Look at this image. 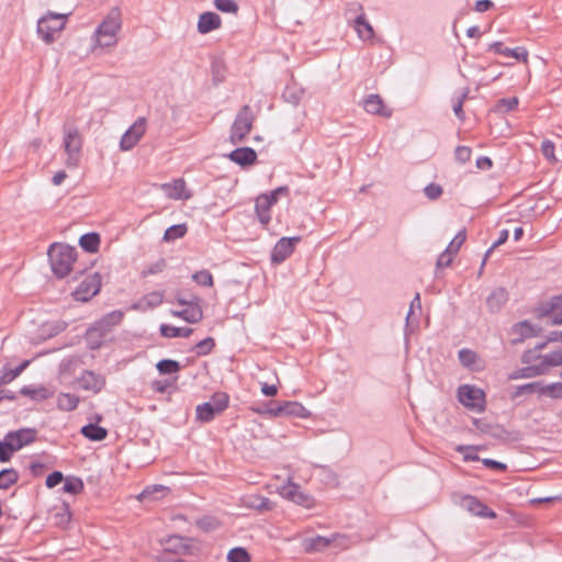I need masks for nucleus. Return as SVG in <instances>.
Masks as SVG:
<instances>
[{"label":"nucleus","instance_id":"nucleus-1","mask_svg":"<svg viewBox=\"0 0 562 562\" xmlns=\"http://www.w3.org/2000/svg\"><path fill=\"white\" fill-rule=\"evenodd\" d=\"M124 313L114 310L95 321L85 334V340L90 350H98L104 344L106 335L123 321Z\"/></svg>","mask_w":562,"mask_h":562},{"label":"nucleus","instance_id":"nucleus-2","mask_svg":"<svg viewBox=\"0 0 562 562\" xmlns=\"http://www.w3.org/2000/svg\"><path fill=\"white\" fill-rule=\"evenodd\" d=\"M52 272L58 279L67 277L77 260V249L63 243H53L47 249Z\"/></svg>","mask_w":562,"mask_h":562},{"label":"nucleus","instance_id":"nucleus-3","mask_svg":"<svg viewBox=\"0 0 562 562\" xmlns=\"http://www.w3.org/2000/svg\"><path fill=\"white\" fill-rule=\"evenodd\" d=\"M122 12L113 7L94 31L97 43L101 47H111L117 43V33L122 29Z\"/></svg>","mask_w":562,"mask_h":562},{"label":"nucleus","instance_id":"nucleus-4","mask_svg":"<svg viewBox=\"0 0 562 562\" xmlns=\"http://www.w3.org/2000/svg\"><path fill=\"white\" fill-rule=\"evenodd\" d=\"M69 14L48 11L37 19V35L46 43L52 44L65 29Z\"/></svg>","mask_w":562,"mask_h":562},{"label":"nucleus","instance_id":"nucleus-5","mask_svg":"<svg viewBox=\"0 0 562 562\" xmlns=\"http://www.w3.org/2000/svg\"><path fill=\"white\" fill-rule=\"evenodd\" d=\"M255 122V115L250 105H243L237 112L229 130V142L233 145L241 144L251 132Z\"/></svg>","mask_w":562,"mask_h":562},{"label":"nucleus","instance_id":"nucleus-6","mask_svg":"<svg viewBox=\"0 0 562 562\" xmlns=\"http://www.w3.org/2000/svg\"><path fill=\"white\" fill-rule=\"evenodd\" d=\"M457 396L459 402L470 409L479 413L485 409V393L474 385H460L457 390Z\"/></svg>","mask_w":562,"mask_h":562},{"label":"nucleus","instance_id":"nucleus-7","mask_svg":"<svg viewBox=\"0 0 562 562\" xmlns=\"http://www.w3.org/2000/svg\"><path fill=\"white\" fill-rule=\"evenodd\" d=\"M64 147L67 154L66 166L76 168L79 165L83 140L77 128H67L64 136Z\"/></svg>","mask_w":562,"mask_h":562},{"label":"nucleus","instance_id":"nucleus-8","mask_svg":"<svg viewBox=\"0 0 562 562\" xmlns=\"http://www.w3.org/2000/svg\"><path fill=\"white\" fill-rule=\"evenodd\" d=\"M101 280L102 278L99 272L88 274L71 292V296L77 302H89L100 292L102 285Z\"/></svg>","mask_w":562,"mask_h":562},{"label":"nucleus","instance_id":"nucleus-9","mask_svg":"<svg viewBox=\"0 0 562 562\" xmlns=\"http://www.w3.org/2000/svg\"><path fill=\"white\" fill-rule=\"evenodd\" d=\"M537 318H550L551 325L562 324V293L551 296L547 301H542L535 308Z\"/></svg>","mask_w":562,"mask_h":562},{"label":"nucleus","instance_id":"nucleus-10","mask_svg":"<svg viewBox=\"0 0 562 562\" xmlns=\"http://www.w3.org/2000/svg\"><path fill=\"white\" fill-rule=\"evenodd\" d=\"M301 236L280 238L271 250V263L281 265L294 252L296 245L301 241Z\"/></svg>","mask_w":562,"mask_h":562},{"label":"nucleus","instance_id":"nucleus-11","mask_svg":"<svg viewBox=\"0 0 562 562\" xmlns=\"http://www.w3.org/2000/svg\"><path fill=\"white\" fill-rule=\"evenodd\" d=\"M146 132V119L138 117L123 134L120 140L121 150L127 151L136 146Z\"/></svg>","mask_w":562,"mask_h":562},{"label":"nucleus","instance_id":"nucleus-12","mask_svg":"<svg viewBox=\"0 0 562 562\" xmlns=\"http://www.w3.org/2000/svg\"><path fill=\"white\" fill-rule=\"evenodd\" d=\"M461 507L474 516L482 518H496V513L486 504L482 503L476 496L464 495L461 498Z\"/></svg>","mask_w":562,"mask_h":562},{"label":"nucleus","instance_id":"nucleus-13","mask_svg":"<svg viewBox=\"0 0 562 562\" xmlns=\"http://www.w3.org/2000/svg\"><path fill=\"white\" fill-rule=\"evenodd\" d=\"M80 389L98 394L105 386V376L91 370H85L77 379Z\"/></svg>","mask_w":562,"mask_h":562},{"label":"nucleus","instance_id":"nucleus-14","mask_svg":"<svg viewBox=\"0 0 562 562\" xmlns=\"http://www.w3.org/2000/svg\"><path fill=\"white\" fill-rule=\"evenodd\" d=\"M48 520L60 529H67L71 521V512L69 504L63 502L54 506L48 513Z\"/></svg>","mask_w":562,"mask_h":562},{"label":"nucleus","instance_id":"nucleus-15","mask_svg":"<svg viewBox=\"0 0 562 562\" xmlns=\"http://www.w3.org/2000/svg\"><path fill=\"white\" fill-rule=\"evenodd\" d=\"M9 442L15 452L23 447L31 445L35 441V428H21L18 430L9 431L7 435Z\"/></svg>","mask_w":562,"mask_h":562},{"label":"nucleus","instance_id":"nucleus-16","mask_svg":"<svg viewBox=\"0 0 562 562\" xmlns=\"http://www.w3.org/2000/svg\"><path fill=\"white\" fill-rule=\"evenodd\" d=\"M228 159L236 165L246 168L257 161V153L251 147H238L227 155Z\"/></svg>","mask_w":562,"mask_h":562},{"label":"nucleus","instance_id":"nucleus-17","mask_svg":"<svg viewBox=\"0 0 562 562\" xmlns=\"http://www.w3.org/2000/svg\"><path fill=\"white\" fill-rule=\"evenodd\" d=\"M67 328V323L61 319H54L44 322L37 328V342L47 340L49 338L55 337L56 335L63 333Z\"/></svg>","mask_w":562,"mask_h":562},{"label":"nucleus","instance_id":"nucleus-18","mask_svg":"<svg viewBox=\"0 0 562 562\" xmlns=\"http://www.w3.org/2000/svg\"><path fill=\"white\" fill-rule=\"evenodd\" d=\"M488 52H494L498 55H504L507 57H513L519 61L527 63L528 60V52L524 47H516V48H508L505 47L503 42L496 41L488 45L487 47Z\"/></svg>","mask_w":562,"mask_h":562},{"label":"nucleus","instance_id":"nucleus-19","mask_svg":"<svg viewBox=\"0 0 562 562\" xmlns=\"http://www.w3.org/2000/svg\"><path fill=\"white\" fill-rule=\"evenodd\" d=\"M221 25V16L215 12L206 11L200 14L196 29L200 34H207L212 31L220 29Z\"/></svg>","mask_w":562,"mask_h":562},{"label":"nucleus","instance_id":"nucleus-20","mask_svg":"<svg viewBox=\"0 0 562 562\" xmlns=\"http://www.w3.org/2000/svg\"><path fill=\"white\" fill-rule=\"evenodd\" d=\"M164 546L167 552L176 554H189L191 549L190 539L179 535L169 536Z\"/></svg>","mask_w":562,"mask_h":562},{"label":"nucleus","instance_id":"nucleus-21","mask_svg":"<svg viewBox=\"0 0 562 562\" xmlns=\"http://www.w3.org/2000/svg\"><path fill=\"white\" fill-rule=\"evenodd\" d=\"M363 108L368 113L374 115L389 117L392 114V111L385 106L382 98L379 94H369L363 100Z\"/></svg>","mask_w":562,"mask_h":562},{"label":"nucleus","instance_id":"nucleus-22","mask_svg":"<svg viewBox=\"0 0 562 562\" xmlns=\"http://www.w3.org/2000/svg\"><path fill=\"white\" fill-rule=\"evenodd\" d=\"M186 308L181 311H172L171 314L176 317L182 318L190 324H196L203 318V311L201 303H193L184 305Z\"/></svg>","mask_w":562,"mask_h":562},{"label":"nucleus","instance_id":"nucleus-23","mask_svg":"<svg viewBox=\"0 0 562 562\" xmlns=\"http://www.w3.org/2000/svg\"><path fill=\"white\" fill-rule=\"evenodd\" d=\"M162 189L173 200H188L192 196L190 192H187L186 181L182 178L176 179L171 183L162 184Z\"/></svg>","mask_w":562,"mask_h":562},{"label":"nucleus","instance_id":"nucleus-24","mask_svg":"<svg viewBox=\"0 0 562 562\" xmlns=\"http://www.w3.org/2000/svg\"><path fill=\"white\" fill-rule=\"evenodd\" d=\"M338 537L339 535L335 533L331 537L316 536L306 538L303 541V547L306 552L323 551L328 548Z\"/></svg>","mask_w":562,"mask_h":562},{"label":"nucleus","instance_id":"nucleus-25","mask_svg":"<svg viewBox=\"0 0 562 562\" xmlns=\"http://www.w3.org/2000/svg\"><path fill=\"white\" fill-rule=\"evenodd\" d=\"M508 301V292L505 288L494 289L486 299V305L491 313H497Z\"/></svg>","mask_w":562,"mask_h":562},{"label":"nucleus","instance_id":"nucleus-26","mask_svg":"<svg viewBox=\"0 0 562 562\" xmlns=\"http://www.w3.org/2000/svg\"><path fill=\"white\" fill-rule=\"evenodd\" d=\"M544 374H547L546 369L540 362L539 364H528L527 367L514 370L508 374V380L531 379Z\"/></svg>","mask_w":562,"mask_h":562},{"label":"nucleus","instance_id":"nucleus-27","mask_svg":"<svg viewBox=\"0 0 562 562\" xmlns=\"http://www.w3.org/2000/svg\"><path fill=\"white\" fill-rule=\"evenodd\" d=\"M513 333L518 335L517 338L513 339V344L522 342L526 338L536 337L539 335L540 328H535L528 321H522L513 326Z\"/></svg>","mask_w":562,"mask_h":562},{"label":"nucleus","instance_id":"nucleus-28","mask_svg":"<svg viewBox=\"0 0 562 562\" xmlns=\"http://www.w3.org/2000/svg\"><path fill=\"white\" fill-rule=\"evenodd\" d=\"M164 293L160 291H153L144 295L137 303L133 304L134 310H151L159 306L162 303Z\"/></svg>","mask_w":562,"mask_h":562},{"label":"nucleus","instance_id":"nucleus-29","mask_svg":"<svg viewBox=\"0 0 562 562\" xmlns=\"http://www.w3.org/2000/svg\"><path fill=\"white\" fill-rule=\"evenodd\" d=\"M273 205L266 195H259L256 200L255 211L261 225L267 226L271 221L270 209Z\"/></svg>","mask_w":562,"mask_h":562},{"label":"nucleus","instance_id":"nucleus-30","mask_svg":"<svg viewBox=\"0 0 562 562\" xmlns=\"http://www.w3.org/2000/svg\"><path fill=\"white\" fill-rule=\"evenodd\" d=\"M32 362V359L22 361L19 366L11 368L5 364L2 368V374L0 375V385H4L13 381L16 376H19Z\"/></svg>","mask_w":562,"mask_h":562},{"label":"nucleus","instance_id":"nucleus-31","mask_svg":"<svg viewBox=\"0 0 562 562\" xmlns=\"http://www.w3.org/2000/svg\"><path fill=\"white\" fill-rule=\"evenodd\" d=\"M80 434L91 441H102L108 437V429L98 424L89 423L81 427Z\"/></svg>","mask_w":562,"mask_h":562},{"label":"nucleus","instance_id":"nucleus-32","mask_svg":"<svg viewBox=\"0 0 562 562\" xmlns=\"http://www.w3.org/2000/svg\"><path fill=\"white\" fill-rule=\"evenodd\" d=\"M355 30L357 31L359 37L363 41H368L373 38L374 31L372 25L368 22L364 14L356 15L353 20Z\"/></svg>","mask_w":562,"mask_h":562},{"label":"nucleus","instance_id":"nucleus-33","mask_svg":"<svg viewBox=\"0 0 562 562\" xmlns=\"http://www.w3.org/2000/svg\"><path fill=\"white\" fill-rule=\"evenodd\" d=\"M100 243H101L100 235H99V233H95V232L86 233L79 238V246L85 251L91 252V254L97 252L99 250Z\"/></svg>","mask_w":562,"mask_h":562},{"label":"nucleus","instance_id":"nucleus-34","mask_svg":"<svg viewBox=\"0 0 562 562\" xmlns=\"http://www.w3.org/2000/svg\"><path fill=\"white\" fill-rule=\"evenodd\" d=\"M159 333L162 337L176 338V337H189L193 333V328L190 327H176L168 324H161Z\"/></svg>","mask_w":562,"mask_h":562},{"label":"nucleus","instance_id":"nucleus-35","mask_svg":"<svg viewBox=\"0 0 562 562\" xmlns=\"http://www.w3.org/2000/svg\"><path fill=\"white\" fill-rule=\"evenodd\" d=\"M168 491H169L168 487L160 485V484L147 486L139 494L138 498L142 501L155 502V501L161 498L162 496H165V494Z\"/></svg>","mask_w":562,"mask_h":562},{"label":"nucleus","instance_id":"nucleus-36","mask_svg":"<svg viewBox=\"0 0 562 562\" xmlns=\"http://www.w3.org/2000/svg\"><path fill=\"white\" fill-rule=\"evenodd\" d=\"M80 402L79 396L70 393H60L57 397V407L63 412L75 411Z\"/></svg>","mask_w":562,"mask_h":562},{"label":"nucleus","instance_id":"nucleus-37","mask_svg":"<svg viewBox=\"0 0 562 562\" xmlns=\"http://www.w3.org/2000/svg\"><path fill=\"white\" fill-rule=\"evenodd\" d=\"M63 483H64V485L61 487V491L64 493H68L71 495H78L85 488L83 481L80 477L75 476V475L66 476L65 480L63 481Z\"/></svg>","mask_w":562,"mask_h":562},{"label":"nucleus","instance_id":"nucleus-38","mask_svg":"<svg viewBox=\"0 0 562 562\" xmlns=\"http://www.w3.org/2000/svg\"><path fill=\"white\" fill-rule=\"evenodd\" d=\"M283 416H294L305 418L310 416V412L299 402H283Z\"/></svg>","mask_w":562,"mask_h":562},{"label":"nucleus","instance_id":"nucleus-39","mask_svg":"<svg viewBox=\"0 0 562 562\" xmlns=\"http://www.w3.org/2000/svg\"><path fill=\"white\" fill-rule=\"evenodd\" d=\"M156 369L159 374L171 375L181 370V364L179 361L173 359H161L156 363Z\"/></svg>","mask_w":562,"mask_h":562},{"label":"nucleus","instance_id":"nucleus-40","mask_svg":"<svg viewBox=\"0 0 562 562\" xmlns=\"http://www.w3.org/2000/svg\"><path fill=\"white\" fill-rule=\"evenodd\" d=\"M540 390H541V381H535V382L526 383L522 385H517L515 387V390L513 391L510 398L514 401L522 395H526V394L529 395V394H533L536 392L540 394Z\"/></svg>","mask_w":562,"mask_h":562},{"label":"nucleus","instance_id":"nucleus-41","mask_svg":"<svg viewBox=\"0 0 562 562\" xmlns=\"http://www.w3.org/2000/svg\"><path fill=\"white\" fill-rule=\"evenodd\" d=\"M209 404H211L215 413L220 415L228 407L229 396L225 392H216L211 396Z\"/></svg>","mask_w":562,"mask_h":562},{"label":"nucleus","instance_id":"nucleus-42","mask_svg":"<svg viewBox=\"0 0 562 562\" xmlns=\"http://www.w3.org/2000/svg\"><path fill=\"white\" fill-rule=\"evenodd\" d=\"M19 480V473L13 468L3 469L0 471V490H8L14 485Z\"/></svg>","mask_w":562,"mask_h":562},{"label":"nucleus","instance_id":"nucleus-43","mask_svg":"<svg viewBox=\"0 0 562 562\" xmlns=\"http://www.w3.org/2000/svg\"><path fill=\"white\" fill-rule=\"evenodd\" d=\"M187 232L188 227L184 223L171 225L165 231L162 239L164 241L167 243L173 241L176 239L182 238L187 234Z\"/></svg>","mask_w":562,"mask_h":562},{"label":"nucleus","instance_id":"nucleus-44","mask_svg":"<svg viewBox=\"0 0 562 562\" xmlns=\"http://www.w3.org/2000/svg\"><path fill=\"white\" fill-rule=\"evenodd\" d=\"M196 419L201 423H210L216 417V413L214 408L209 404V402H205L203 404H200L196 406Z\"/></svg>","mask_w":562,"mask_h":562},{"label":"nucleus","instance_id":"nucleus-45","mask_svg":"<svg viewBox=\"0 0 562 562\" xmlns=\"http://www.w3.org/2000/svg\"><path fill=\"white\" fill-rule=\"evenodd\" d=\"M302 95L303 90L295 86H286L282 93L283 100L294 106L300 103Z\"/></svg>","mask_w":562,"mask_h":562},{"label":"nucleus","instance_id":"nucleus-46","mask_svg":"<svg viewBox=\"0 0 562 562\" xmlns=\"http://www.w3.org/2000/svg\"><path fill=\"white\" fill-rule=\"evenodd\" d=\"M458 359L464 368L472 370L479 357L475 351L468 348H463L459 350Z\"/></svg>","mask_w":562,"mask_h":562},{"label":"nucleus","instance_id":"nucleus-47","mask_svg":"<svg viewBox=\"0 0 562 562\" xmlns=\"http://www.w3.org/2000/svg\"><path fill=\"white\" fill-rule=\"evenodd\" d=\"M541 364L544 367L547 373L550 367L562 366V350H555L548 355H542Z\"/></svg>","mask_w":562,"mask_h":562},{"label":"nucleus","instance_id":"nucleus-48","mask_svg":"<svg viewBox=\"0 0 562 562\" xmlns=\"http://www.w3.org/2000/svg\"><path fill=\"white\" fill-rule=\"evenodd\" d=\"M213 4L223 13L237 15L239 11V5L235 0H213Z\"/></svg>","mask_w":562,"mask_h":562},{"label":"nucleus","instance_id":"nucleus-49","mask_svg":"<svg viewBox=\"0 0 562 562\" xmlns=\"http://www.w3.org/2000/svg\"><path fill=\"white\" fill-rule=\"evenodd\" d=\"M228 562H250L251 558L249 552L243 547H235L227 553Z\"/></svg>","mask_w":562,"mask_h":562},{"label":"nucleus","instance_id":"nucleus-50","mask_svg":"<svg viewBox=\"0 0 562 562\" xmlns=\"http://www.w3.org/2000/svg\"><path fill=\"white\" fill-rule=\"evenodd\" d=\"M540 395H548L554 400L562 398V382H554L548 385L541 382Z\"/></svg>","mask_w":562,"mask_h":562},{"label":"nucleus","instance_id":"nucleus-51","mask_svg":"<svg viewBox=\"0 0 562 562\" xmlns=\"http://www.w3.org/2000/svg\"><path fill=\"white\" fill-rule=\"evenodd\" d=\"M192 280L202 286L212 288L214 285V279L212 273L206 270H199L192 274Z\"/></svg>","mask_w":562,"mask_h":562},{"label":"nucleus","instance_id":"nucleus-52","mask_svg":"<svg viewBox=\"0 0 562 562\" xmlns=\"http://www.w3.org/2000/svg\"><path fill=\"white\" fill-rule=\"evenodd\" d=\"M215 348V340L212 337H206L200 340L194 347L193 350L198 356H206L213 351Z\"/></svg>","mask_w":562,"mask_h":562},{"label":"nucleus","instance_id":"nucleus-53","mask_svg":"<svg viewBox=\"0 0 562 562\" xmlns=\"http://www.w3.org/2000/svg\"><path fill=\"white\" fill-rule=\"evenodd\" d=\"M479 449V446L459 445L456 447V451L463 454L464 461H480V457L475 453Z\"/></svg>","mask_w":562,"mask_h":562},{"label":"nucleus","instance_id":"nucleus-54","mask_svg":"<svg viewBox=\"0 0 562 562\" xmlns=\"http://www.w3.org/2000/svg\"><path fill=\"white\" fill-rule=\"evenodd\" d=\"M519 100L517 97L499 99L495 105V109L499 112H510L518 106Z\"/></svg>","mask_w":562,"mask_h":562},{"label":"nucleus","instance_id":"nucleus-55","mask_svg":"<svg viewBox=\"0 0 562 562\" xmlns=\"http://www.w3.org/2000/svg\"><path fill=\"white\" fill-rule=\"evenodd\" d=\"M178 380V375L173 376L172 379H165V380H154L150 383V389L155 393L164 394L170 386H172Z\"/></svg>","mask_w":562,"mask_h":562},{"label":"nucleus","instance_id":"nucleus-56","mask_svg":"<svg viewBox=\"0 0 562 562\" xmlns=\"http://www.w3.org/2000/svg\"><path fill=\"white\" fill-rule=\"evenodd\" d=\"M15 453V449L12 448L11 442L7 436L0 440V462H9L13 454Z\"/></svg>","mask_w":562,"mask_h":562},{"label":"nucleus","instance_id":"nucleus-57","mask_svg":"<svg viewBox=\"0 0 562 562\" xmlns=\"http://www.w3.org/2000/svg\"><path fill=\"white\" fill-rule=\"evenodd\" d=\"M248 506L258 512H266L272 508V503L267 497L255 496L249 501Z\"/></svg>","mask_w":562,"mask_h":562},{"label":"nucleus","instance_id":"nucleus-58","mask_svg":"<svg viewBox=\"0 0 562 562\" xmlns=\"http://www.w3.org/2000/svg\"><path fill=\"white\" fill-rule=\"evenodd\" d=\"M467 239V229L462 228L457 233V235L453 237V239L449 243L447 246V249L450 250L452 254L457 255L463 245V243Z\"/></svg>","mask_w":562,"mask_h":562},{"label":"nucleus","instance_id":"nucleus-59","mask_svg":"<svg viewBox=\"0 0 562 562\" xmlns=\"http://www.w3.org/2000/svg\"><path fill=\"white\" fill-rule=\"evenodd\" d=\"M555 146L550 139H544L541 144V154L551 164H557L558 159L554 155Z\"/></svg>","mask_w":562,"mask_h":562},{"label":"nucleus","instance_id":"nucleus-60","mask_svg":"<svg viewBox=\"0 0 562 562\" xmlns=\"http://www.w3.org/2000/svg\"><path fill=\"white\" fill-rule=\"evenodd\" d=\"M176 301L180 305H188L195 303H201L200 296L192 293H184L183 291H178L175 295Z\"/></svg>","mask_w":562,"mask_h":562},{"label":"nucleus","instance_id":"nucleus-61","mask_svg":"<svg viewBox=\"0 0 562 562\" xmlns=\"http://www.w3.org/2000/svg\"><path fill=\"white\" fill-rule=\"evenodd\" d=\"M218 521L211 516H204L196 520V526L203 531H213L218 527Z\"/></svg>","mask_w":562,"mask_h":562},{"label":"nucleus","instance_id":"nucleus-62","mask_svg":"<svg viewBox=\"0 0 562 562\" xmlns=\"http://www.w3.org/2000/svg\"><path fill=\"white\" fill-rule=\"evenodd\" d=\"M424 193L429 200L435 201L442 195L443 189L440 184L432 182L425 187Z\"/></svg>","mask_w":562,"mask_h":562},{"label":"nucleus","instance_id":"nucleus-63","mask_svg":"<svg viewBox=\"0 0 562 562\" xmlns=\"http://www.w3.org/2000/svg\"><path fill=\"white\" fill-rule=\"evenodd\" d=\"M472 149L469 146L459 145L454 150L456 160L465 164L471 159Z\"/></svg>","mask_w":562,"mask_h":562},{"label":"nucleus","instance_id":"nucleus-64","mask_svg":"<svg viewBox=\"0 0 562 562\" xmlns=\"http://www.w3.org/2000/svg\"><path fill=\"white\" fill-rule=\"evenodd\" d=\"M166 267H167L166 260L164 258H160L158 261L149 265L146 270H143L142 277L160 273L166 269Z\"/></svg>","mask_w":562,"mask_h":562}]
</instances>
